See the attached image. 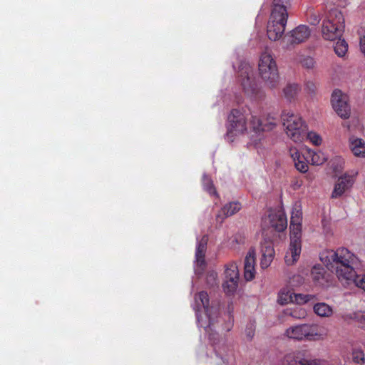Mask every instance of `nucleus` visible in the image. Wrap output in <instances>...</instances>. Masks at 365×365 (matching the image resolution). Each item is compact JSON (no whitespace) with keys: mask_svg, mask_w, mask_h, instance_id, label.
Wrapping results in <instances>:
<instances>
[{"mask_svg":"<svg viewBox=\"0 0 365 365\" xmlns=\"http://www.w3.org/2000/svg\"><path fill=\"white\" fill-rule=\"evenodd\" d=\"M355 319L359 322L361 328H365V313L359 312L355 314Z\"/></svg>","mask_w":365,"mask_h":365,"instance_id":"37","label":"nucleus"},{"mask_svg":"<svg viewBox=\"0 0 365 365\" xmlns=\"http://www.w3.org/2000/svg\"><path fill=\"white\" fill-rule=\"evenodd\" d=\"M262 255L267 257H274V250L271 241L264 240L261 245Z\"/></svg>","mask_w":365,"mask_h":365,"instance_id":"26","label":"nucleus"},{"mask_svg":"<svg viewBox=\"0 0 365 365\" xmlns=\"http://www.w3.org/2000/svg\"><path fill=\"white\" fill-rule=\"evenodd\" d=\"M311 275L313 282L317 285L329 286L331 276L321 265L314 266L311 271Z\"/></svg>","mask_w":365,"mask_h":365,"instance_id":"16","label":"nucleus"},{"mask_svg":"<svg viewBox=\"0 0 365 365\" xmlns=\"http://www.w3.org/2000/svg\"><path fill=\"white\" fill-rule=\"evenodd\" d=\"M306 89L311 93H314L317 90V84L311 81H309L305 84Z\"/></svg>","mask_w":365,"mask_h":365,"instance_id":"39","label":"nucleus"},{"mask_svg":"<svg viewBox=\"0 0 365 365\" xmlns=\"http://www.w3.org/2000/svg\"><path fill=\"white\" fill-rule=\"evenodd\" d=\"M294 303L297 304H305L314 298V295L296 294L294 292Z\"/></svg>","mask_w":365,"mask_h":365,"instance_id":"30","label":"nucleus"},{"mask_svg":"<svg viewBox=\"0 0 365 365\" xmlns=\"http://www.w3.org/2000/svg\"><path fill=\"white\" fill-rule=\"evenodd\" d=\"M202 185L204 190L207 192L210 195H217L215 187H214L212 180L207 175H204L202 177Z\"/></svg>","mask_w":365,"mask_h":365,"instance_id":"27","label":"nucleus"},{"mask_svg":"<svg viewBox=\"0 0 365 365\" xmlns=\"http://www.w3.org/2000/svg\"><path fill=\"white\" fill-rule=\"evenodd\" d=\"M259 72L269 88H273L278 85L279 76L277 66L272 56L267 52L262 53L260 56Z\"/></svg>","mask_w":365,"mask_h":365,"instance_id":"7","label":"nucleus"},{"mask_svg":"<svg viewBox=\"0 0 365 365\" xmlns=\"http://www.w3.org/2000/svg\"><path fill=\"white\" fill-rule=\"evenodd\" d=\"M348 50V44L344 39L339 38V41L334 46V51L338 56H344Z\"/></svg>","mask_w":365,"mask_h":365,"instance_id":"28","label":"nucleus"},{"mask_svg":"<svg viewBox=\"0 0 365 365\" xmlns=\"http://www.w3.org/2000/svg\"><path fill=\"white\" fill-rule=\"evenodd\" d=\"M319 259L342 283L348 285L354 283L365 291V274L361 276L356 274L353 267L355 256L349 250L344 247L336 250H325L319 254Z\"/></svg>","mask_w":365,"mask_h":365,"instance_id":"1","label":"nucleus"},{"mask_svg":"<svg viewBox=\"0 0 365 365\" xmlns=\"http://www.w3.org/2000/svg\"><path fill=\"white\" fill-rule=\"evenodd\" d=\"M277 118L271 115L266 118H259L252 115L249 124L244 113L239 109H232L228 115L229 128L227 133H243L247 129L257 133L263 131H269L277 125Z\"/></svg>","mask_w":365,"mask_h":365,"instance_id":"2","label":"nucleus"},{"mask_svg":"<svg viewBox=\"0 0 365 365\" xmlns=\"http://www.w3.org/2000/svg\"><path fill=\"white\" fill-rule=\"evenodd\" d=\"M207 284L210 287H215L217 285V274L215 272H210L207 275Z\"/></svg>","mask_w":365,"mask_h":365,"instance_id":"34","label":"nucleus"},{"mask_svg":"<svg viewBox=\"0 0 365 365\" xmlns=\"http://www.w3.org/2000/svg\"><path fill=\"white\" fill-rule=\"evenodd\" d=\"M234 240L237 242V243H240L242 242V239L240 238V240H238V237L237 236H235V238H234Z\"/></svg>","mask_w":365,"mask_h":365,"instance_id":"42","label":"nucleus"},{"mask_svg":"<svg viewBox=\"0 0 365 365\" xmlns=\"http://www.w3.org/2000/svg\"><path fill=\"white\" fill-rule=\"evenodd\" d=\"M356 173L353 175L344 173L340 176L335 183L334 190L331 193L332 198H338L341 197L346 191L349 190L355 182Z\"/></svg>","mask_w":365,"mask_h":365,"instance_id":"15","label":"nucleus"},{"mask_svg":"<svg viewBox=\"0 0 365 365\" xmlns=\"http://www.w3.org/2000/svg\"><path fill=\"white\" fill-rule=\"evenodd\" d=\"M225 277V281L222 284L223 290L227 294H232L235 292L239 280V270L235 262L230 263L226 266Z\"/></svg>","mask_w":365,"mask_h":365,"instance_id":"12","label":"nucleus"},{"mask_svg":"<svg viewBox=\"0 0 365 365\" xmlns=\"http://www.w3.org/2000/svg\"><path fill=\"white\" fill-rule=\"evenodd\" d=\"M208 241L207 235H203L202 238L197 242L196 252H195V259L196 263L198 267L201 269H204L205 268V252L207 250V244Z\"/></svg>","mask_w":365,"mask_h":365,"instance_id":"18","label":"nucleus"},{"mask_svg":"<svg viewBox=\"0 0 365 365\" xmlns=\"http://www.w3.org/2000/svg\"><path fill=\"white\" fill-rule=\"evenodd\" d=\"M229 318L231 319L232 318V316L230 315V314H229Z\"/></svg>","mask_w":365,"mask_h":365,"instance_id":"44","label":"nucleus"},{"mask_svg":"<svg viewBox=\"0 0 365 365\" xmlns=\"http://www.w3.org/2000/svg\"><path fill=\"white\" fill-rule=\"evenodd\" d=\"M314 311L318 316L323 317H330L333 313L332 308L324 302L317 303L314 306Z\"/></svg>","mask_w":365,"mask_h":365,"instance_id":"24","label":"nucleus"},{"mask_svg":"<svg viewBox=\"0 0 365 365\" xmlns=\"http://www.w3.org/2000/svg\"><path fill=\"white\" fill-rule=\"evenodd\" d=\"M281 118L288 137L294 142H301L305 138L307 130L302 118L288 110H284Z\"/></svg>","mask_w":365,"mask_h":365,"instance_id":"6","label":"nucleus"},{"mask_svg":"<svg viewBox=\"0 0 365 365\" xmlns=\"http://www.w3.org/2000/svg\"><path fill=\"white\" fill-rule=\"evenodd\" d=\"M289 153L294 163L295 168L301 173H306L308 170L307 163L309 161L312 165H319L327 160L324 153L320 151L315 152L308 150V156L306 158L304 155H301L297 148H291Z\"/></svg>","mask_w":365,"mask_h":365,"instance_id":"9","label":"nucleus"},{"mask_svg":"<svg viewBox=\"0 0 365 365\" xmlns=\"http://www.w3.org/2000/svg\"><path fill=\"white\" fill-rule=\"evenodd\" d=\"M304 365H329L326 360L314 359H304Z\"/></svg>","mask_w":365,"mask_h":365,"instance_id":"35","label":"nucleus"},{"mask_svg":"<svg viewBox=\"0 0 365 365\" xmlns=\"http://www.w3.org/2000/svg\"><path fill=\"white\" fill-rule=\"evenodd\" d=\"M294 292L291 290L283 289L279 294L278 302L280 304H287L289 303H294Z\"/></svg>","mask_w":365,"mask_h":365,"instance_id":"25","label":"nucleus"},{"mask_svg":"<svg viewBox=\"0 0 365 365\" xmlns=\"http://www.w3.org/2000/svg\"><path fill=\"white\" fill-rule=\"evenodd\" d=\"M289 5V0H273L267 30V36L271 41H277L284 34L288 18L287 8Z\"/></svg>","mask_w":365,"mask_h":365,"instance_id":"3","label":"nucleus"},{"mask_svg":"<svg viewBox=\"0 0 365 365\" xmlns=\"http://www.w3.org/2000/svg\"><path fill=\"white\" fill-rule=\"evenodd\" d=\"M245 333H246L247 336L250 339H252V337L254 336V334H255V326L253 324H250L247 327V328L245 329Z\"/></svg>","mask_w":365,"mask_h":365,"instance_id":"38","label":"nucleus"},{"mask_svg":"<svg viewBox=\"0 0 365 365\" xmlns=\"http://www.w3.org/2000/svg\"><path fill=\"white\" fill-rule=\"evenodd\" d=\"M255 256L253 250H250L245 259L244 277L247 281H251L255 276Z\"/></svg>","mask_w":365,"mask_h":365,"instance_id":"19","label":"nucleus"},{"mask_svg":"<svg viewBox=\"0 0 365 365\" xmlns=\"http://www.w3.org/2000/svg\"><path fill=\"white\" fill-rule=\"evenodd\" d=\"M289 229L290 243L284 256V261L287 265H292L299 259L301 254L302 225L290 224Z\"/></svg>","mask_w":365,"mask_h":365,"instance_id":"11","label":"nucleus"},{"mask_svg":"<svg viewBox=\"0 0 365 365\" xmlns=\"http://www.w3.org/2000/svg\"><path fill=\"white\" fill-rule=\"evenodd\" d=\"M305 358L300 351L286 354L282 361V365H304Z\"/></svg>","mask_w":365,"mask_h":365,"instance_id":"21","label":"nucleus"},{"mask_svg":"<svg viewBox=\"0 0 365 365\" xmlns=\"http://www.w3.org/2000/svg\"><path fill=\"white\" fill-rule=\"evenodd\" d=\"M311 31L309 26L306 25H299L293 29L290 33L286 34L284 41L287 44L301 43L309 38Z\"/></svg>","mask_w":365,"mask_h":365,"instance_id":"14","label":"nucleus"},{"mask_svg":"<svg viewBox=\"0 0 365 365\" xmlns=\"http://www.w3.org/2000/svg\"><path fill=\"white\" fill-rule=\"evenodd\" d=\"M289 314L294 318H301V317H304L305 316V311L304 309H300L299 310L298 314L297 313V311L294 310V312H291L289 313Z\"/></svg>","mask_w":365,"mask_h":365,"instance_id":"40","label":"nucleus"},{"mask_svg":"<svg viewBox=\"0 0 365 365\" xmlns=\"http://www.w3.org/2000/svg\"><path fill=\"white\" fill-rule=\"evenodd\" d=\"M352 360L356 364H362L365 361V354L360 349H354L352 351Z\"/></svg>","mask_w":365,"mask_h":365,"instance_id":"31","label":"nucleus"},{"mask_svg":"<svg viewBox=\"0 0 365 365\" xmlns=\"http://www.w3.org/2000/svg\"><path fill=\"white\" fill-rule=\"evenodd\" d=\"M347 96L340 90H334L331 95V105L337 115L346 119L350 116L351 110L347 102Z\"/></svg>","mask_w":365,"mask_h":365,"instance_id":"13","label":"nucleus"},{"mask_svg":"<svg viewBox=\"0 0 365 365\" xmlns=\"http://www.w3.org/2000/svg\"><path fill=\"white\" fill-rule=\"evenodd\" d=\"M269 226L277 232L284 231L287 225V220L285 215L282 212H271L267 218Z\"/></svg>","mask_w":365,"mask_h":365,"instance_id":"17","label":"nucleus"},{"mask_svg":"<svg viewBox=\"0 0 365 365\" xmlns=\"http://www.w3.org/2000/svg\"><path fill=\"white\" fill-rule=\"evenodd\" d=\"M299 63L305 68H312L314 66V60L310 56H302L299 60Z\"/></svg>","mask_w":365,"mask_h":365,"instance_id":"32","label":"nucleus"},{"mask_svg":"<svg viewBox=\"0 0 365 365\" xmlns=\"http://www.w3.org/2000/svg\"><path fill=\"white\" fill-rule=\"evenodd\" d=\"M300 91V86L297 83H289L283 89L284 97L289 101L296 98Z\"/></svg>","mask_w":365,"mask_h":365,"instance_id":"23","label":"nucleus"},{"mask_svg":"<svg viewBox=\"0 0 365 365\" xmlns=\"http://www.w3.org/2000/svg\"><path fill=\"white\" fill-rule=\"evenodd\" d=\"M302 212L298 207H294L292 210L290 224L292 225H302Z\"/></svg>","mask_w":365,"mask_h":365,"instance_id":"29","label":"nucleus"},{"mask_svg":"<svg viewBox=\"0 0 365 365\" xmlns=\"http://www.w3.org/2000/svg\"><path fill=\"white\" fill-rule=\"evenodd\" d=\"M360 49L365 56V36L360 38Z\"/></svg>","mask_w":365,"mask_h":365,"instance_id":"41","label":"nucleus"},{"mask_svg":"<svg viewBox=\"0 0 365 365\" xmlns=\"http://www.w3.org/2000/svg\"><path fill=\"white\" fill-rule=\"evenodd\" d=\"M289 339L298 341H319L327 336L324 327L316 324H303L290 327L285 331Z\"/></svg>","mask_w":365,"mask_h":365,"instance_id":"4","label":"nucleus"},{"mask_svg":"<svg viewBox=\"0 0 365 365\" xmlns=\"http://www.w3.org/2000/svg\"><path fill=\"white\" fill-rule=\"evenodd\" d=\"M241 209V205L239 202H230L229 204L225 205L220 211L219 214L217 215V218H220L221 215H223L222 217V220L227 217L232 216L236 212H237Z\"/></svg>","mask_w":365,"mask_h":365,"instance_id":"22","label":"nucleus"},{"mask_svg":"<svg viewBox=\"0 0 365 365\" xmlns=\"http://www.w3.org/2000/svg\"><path fill=\"white\" fill-rule=\"evenodd\" d=\"M305 137H307V138L309 139L314 145H319L322 142L321 136L315 132H306Z\"/></svg>","mask_w":365,"mask_h":365,"instance_id":"33","label":"nucleus"},{"mask_svg":"<svg viewBox=\"0 0 365 365\" xmlns=\"http://www.w3.org/2000/svg\"><path fill=\"white\" fill-rule=\"evenodd\" d=\"M232 327V324H230L229 325L226 326L225 329L227 331H229V330L230 329V327Z\"/></svg>","mask_w":365,"mask_h":365,"instance_id":"43","label":"nucleus"},{"mask_svg":"<svg viewBox=\"0 0 365 365\" xmlns=\"http://www.w3.org/2000/svg\"><path fill=\"white\" fill-rule=\"evenodd\" d=\"M238 77L245 93L255 99H261L264 97V92L258 87L254 78L253 68L247 64H241Z\"/></svg>","mask_w":365,"mask_h":365,"instance_id":"8","label":"nucleus"},{"mask_svg":"<svg viewBox=\"0 0 365 365\" xmlns=\"http://www.w3.org/2000/svg\"><path fill=\"white\" fill-rule=\"evenodd\" d=\"M344 30V18L342 13L337 9H331L322 24V32L324 38L334 41L342 36Z\"/></svg>","mask_w":365,"mask_h":365,"instance_id":"5","label":"nucleus"},{"mask_svg":"<svg viewBox=\"0 0 365 365\" xmlns=\"http://www.w3.org/2000/svg\"><path fill=\"white\" fill-rule=\"evenodd\" d=\"M349 147L355 156L365 158V142L363 139L354 136L351 137Z\"/></svg>","mask_w":365,"mask_h":365,"instance_id":"20","label":"nucleus"},{"mask_svg":"<svg viewBox=\"0 0 365 365\" xmlns=\"http://www.w3.org/2000/svg\"><path fill=\"white\" fill-rule=\"evenodd\" d=\"M194 301L195 302L193 304V309L195 311L196 317L199 321V312L203 309L206 316L209 319V324H207V326L205 327V329L207 333H209V339L211 341H212L214 344H215V340L217 339V337H215V336H217V334L210 333L211 331H213L212 327H215V321L211 317V309L209 306L210 299L208 294L207 293V292L201 291L195 294Z\"/></svg>","mask_w":365,"mask_h":365,"instance_id":"10","label":"nucleus"},{"mask_svg":"<svg viewBox=\"0 0 365 365\" xmlns=\"http://www.w3.org/2000/svg\"><path fill=\"white\" fill-rule=\"evenodd\" d=\"M274 257H267L266 255H262V259L260 262V266L262 269L267 268L270 265Z\"/></svg>","mask_w":365,"mask_h":365,"instance_id":"36","label":"nucleus"}]
</instances>
